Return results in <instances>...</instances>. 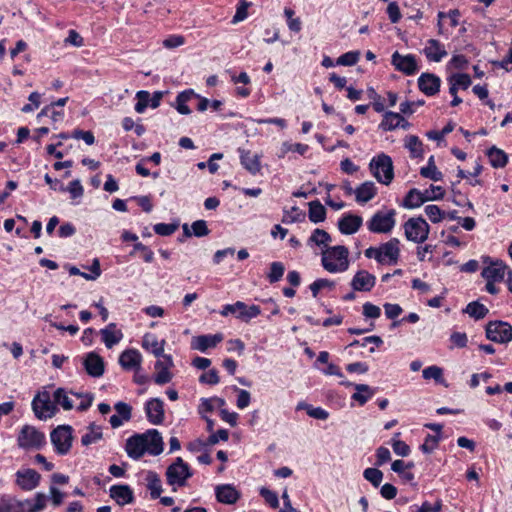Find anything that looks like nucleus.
Returning <instances> with one entry per match:
<instances>
[{"instance_id":"nucleus-4","label":"nucleus","mask_w":512,"mask_h":512,"mask_svg":"<svg viewBox=\"0 0 512 512\" xmlns=\"http://www.w3.org/2000/svg\"><path fill=\"white\" fill-rule=\"evenodd\" d=\"M165 475L169 485L183 487L186 485L187 479L192 477L193 473L189 465L185 463L181 457H177L176 460L168 466Z\"/></svg>"},{"instance_id":"nucleus-22","label":"nucleus","mask_w":512,"mask_h":512,"mask_svg":"<svg viewBox=\"0 0 512 512\" xmlns=\"http://www.w3.org/2000/svg\"><path fill=\"white\" fill-rule=\"evenodd\" d=\"M436 196H429L428 193H422L416 188H412L406 194L403 200V206L409 209L420 207L427 201H434Z\"/></svg>"},{"instance_id":"nucleus-24","label":"nucleus","mask_w":512,"mask_h":512,"mask_svg":"<svg viewBox=\"0 0 512 512\" xmlns=\"http://www.w3.org/2000/svg\"><path fill=\"white\" fill-rule=\"evenodd\" d=\"M215 494L220 503L228 505L236 503L240 498V493L230 484L218 485Z\"/></svg>"},{"instance_id":"nucleus-19","label":"nucleus","mask_w":512,"mask_h":512,"mask_svg":"<svg viewBox=\"0 0 512 512\" xmlns=\"http://www.w3.org/2000/svg\"><path fill=\"white\" fill-rule=\"evenodd\" d=\"M376 283V277L366 270H359L351 281V286L355 291H370Z\"/></svg>"},{"instance_id":"nucleus-44","label":"nucleus","mask_w":512,"mask_h":512,"mask_svg":"<svg viewBox=\"0 0 512 512\" xmlns=\"http://www.w3.org/2000/svg\"><path fill=\"white\" fill-rule=\"evenodd\" d=\"M53 399L54 404L60 405L64 410H71L73 408V402L69 398L67 391L63 388L55 390Z\"/></svg>"},{"instance_id":"nucleus-29","label":"nucleus","mask_w":512,"mask_h":512,"mask_svg":"<svg viewBox=\"0 0 512 512\" xmlns=\"http://www.w3.org/2000/svg\"><path fill=\"white\" fill-rule=\"evenodd\" d=\"M23 512H40L44 510L47 504V496L38 492L33 499L20 500Z\"/></svg>"},{"instance_id":"nucleus-15","label":"nucleus","mask_w":512,"mask_h":512,"mask_svg":"<svg viewBox=\"0 0 512 512\" xmlns=\"http://www.w3.org/2000/svg\"><path fill=\"white\" fill-rule=\"evenodd\" d=\"M145 412L148 421L154 425H160L163 423L164 414V402L160 398H152L145 404Z\"/></svg>"},{"instance_id":"nucleus-10","label":"nucleus","mask_w":512,"mask_h":512,"mask_svg":"<svg viewBox=\"0 0 512 512\" xmlns=\"http://www.w3.org/2000/svg\"><path fill=\"white\" fill-rule=\"evenodd\" d=\"M32 408L38 419H47L53 417L57 412V407L51 401L48 392L38 394L32 402Z\"/></svg>"},{"instance_id":"nucleus-39","label":"nucleus","mask_w":512,"mask_h":512,"mask_svg":"<svg viewBox=\"0 0 512 512\" xmlns=\"http://www.w3.org/2000/svg\"><path fill=\"white\" fill-rule=\"evenodd\" d=\"M405 147L409 150L412 158L423 156V143L415 135H409L405 138Z\"/></svg>"},{"instance_id":"nucleus-33","label":"nucleus","mask_w":512,"mask_h":512,"mask_svg":"<svg viewBox=\"0 0 512 512\" xmlns=\"http://www.w3.org/2000/svg\"><path fill=\"white\" fill-rule=\"evenodd\" d=\"M194 96H196V93L192 89L179 93L176 97V110L182 115H189L191 109L187 106V102L193 99Z\"/></svg>"},{"instance_id":"nucleus-42","label":"nucleus","mask_w":512,"mask_h":512,"mask_svg":"<svg viewBox=\"0 0 512 512\" xmlns=\"http://www.w3.org/2000/svg\"><path fill=\"white\" fill-rule=\"evenodd\" d=\"M165 341L158 342L154 336L146 335L143 340V347L149 349L154 356L160 357L164 352Z\"/></svg>"},{"instance_id":"nucleus-31","label":"nucleus","mask_w":512,"mask_h":512,"mask_svg":"<svg viewBox=\"0 0 512 512\" xmlns=\"http://www.w3.org/2000/svg\"><path fill=\"white\" fill-rule=\"evenodd\" d=\"M402 122H405V119L400 113L387 111L383 115L379 128L384 131H391L398 128Z\"/></svg>"},{"instance_id":"nucleus-40","label":"nucleus","mask_w":512,"mask_h":512,"mask_svg":"<svg viewBox=\"0 0 512 512\" xmlns=\"http://www.w3.org/2000/svg\"><path fill=\"white\" fill-rule=\"evenodd\" d=\"M420 175L424 178H428L433 181H440L443 178V174L437 169L434 161V156L428 159L426 167L420 169Z\"/></svg>"},{"instance_id":"nucleus-49","label":"nucleus","mask_w":512,"mask_h":512,"mask_svg":"<svg viewBox=\"0 0 512 512\" xmlns=\"http://www.w3.org/2000/svg\"><path fill=\"white\" fill-rule=\"evenodd\" d=\"M285 267L281 262H273L270 265V272L268 274V280L270 283L278 282L284 274Z\"/></svg>"},{"instance_id":"nucleus-21","label":"nucleus","mask_w":512,"mask_h":512,"mask_svg":"<svg viewBox=\"0 0 512 512\" xmlns=\"http://www.w3.org/2000/svg\"><path fill=\"white\" fill-rule=\"evenodd\" d=\"M423 53L431 62H440L445 56H447V51L444 45L437 39H429L423 49Z\"/></svg>"},{"instance_id":"nucleus-3","label":"nucleus","mask_w":512,"mask_h":512,"mask_svg":"<svg viewBox=\"0 0 512 512\" xmlns=\"http://www.w3.org/2000/svg\"><path fill=\"white\" fill-rule=\"evenodd\" d=\"M396 211L389 209L387 211H377L366 225L370 232L376 234H387L392 231L396 224Z\"/></svg>"},{"instance_id":"nucleus-25","label":"nucleus","mask_w":512,"mask_h":512,"mask_svg":"<svg viewBox=\"0 0 512 512\" xmlns=\"http://www.w3.org/2000/svg\"><path fill=\"white\" fill-rule=\"evenodd\" d=\"M238 151L242 166L253 175L259 173L261 170L260 157L257 154H252L249 150L239 148Z\"/></svg>"},{"instance_id":"nucleus-28","label":"nucleus","mask_w":512,"mask_h":512,"mask_svg":"<svg viewBox=\"0 0 512 512\" xmlns=\"http://www.w3.org/2000/svg\"><path fill=\"white\" fill-rule=\"evenodd\" d=\"M223 339L221 334L201 335L194 337L192 340V348L205 352L207 349L215 347Z\"/></svg>"},{"instance_id":"nucleus-63","label":"nucleus","mask_w":512,"mask_h":512,"mask_svg":"<svg viewBox=\"0 0 512 512\" xmlns=\"http://www.w3.org/2000/svg\"><path fill=\"white\" fill-rule=\"evenodd\" d=\"M391 459L390 450L384 446H380L376 450V462L375 465L382 466Z\"/></svg>"},{"instance_id":"nucleus-2","label":"nucleus","mask_w":512,"mask_h":512,"mask_svg":"<svg viewBox=\"0 0 512 512\" xmlns=\"http://www.w3.org/2000/svg\"><path fill=\"white\" fill-rule=\"evenodd\" d=\"M369 168L378 182L389 185L394 178L393 162L390 156L381 153L372 158Z\"/></svg>"},{"instance_id":"nucleus-32","label":"nucleus","mask_w":512,"mask_h":512,"mask_svg":"<svg viewBox=\"0 0 512 512\" xmlns=\"http://www.w3.org/2000/svg\"><path fill=\"white\" fill-rule=\"evenodd\" d=\"M356 392L351 396L352 400L356 401L360 406H363L375 394V389L367 384H355Z\"/></svg>"},{"instance_id":"nucleus-60","label":"nucleus","mask_w":512,"mask_h":512,"mask_svg":"<svg viewBox=\"0 0 512 512\" xmlns=\"http://www.w3.org/2000/svg\"><path fill=\"white\" fill-rule=\"evenodd\" d=\"M178 229V224L158 223L154 225V231L160 236H169Z\"/></svg>"},{"instance_id":"nucleus-26","label":"nucleus","mask_w":512,"mask_h":512,"mask_svg":"<svg viewBox=\"0 0 512 512\" xmlns=\"http://www.w3.org/2000/svg\"><path fill=\"white\" fill-rule=\"evenodd\" d=\"M146 437V446L148 452L151 455H159L163 451V440L161 434L156 429H150L146 433H143Z\"/></svg>"},{"instance_id":"nucleus-13","label":"nucleus","mask_w":512,"mask_h":512,"mask_svg":"<svg viewBox=\"0 0 512 512\" xmlns=\"http://www.w3.org/2000/svg\"><path fill=\"white\" fill-rule=\"evenodd\" d=\"M16 484L24 491H31L35 489L41 479V475L34 469L19 470L15 474Z\"/></svg>"},{"instance_id":"nucleus-51","label":"nucleus","mask_w":512,"mask_h":512,"mask_svg":"<svg viewBox=\"0 0 512 512\" xmlns=\"http://www.w3.org/2000/svg\"><path fill=\"white\" fill-rule=\"evenodd\" d=\"M360 57L359 51H349L342 54L336 61L338 65L352 66L355 65Z\"/></svg>"},{"instance_id":"nucleus-9","label":"nucleus","mask_w":512,"mask_h":512,"mask_svg":"<svg viewBox=\"0 0 512 512\" xmlns=\"http://www.w3.org/2000/svg\"><path fill=\"white\" fill-rule=\"evenodd\" d=\"M486 337L496 343L512 341V326L503 321H490L486 325Z\"/></svg>"},{"instance_id":"nucleus-47","label":"nucleus","mask_w":512,"mask_h":512,"mask_svg":"<svg viewBox=\"0 0 512 512\" xmlns=\"http://www.w3.org/2000/svg\"><path fill=\"white\" fill-rule=\"evenodd\" d=\"M59 190L62 192L68 191L73 199L82 197L84 193L83 186L78 179L71 181L68 187L60 184Z\"/></svg>"},{"instance_id":"nucleus-50","label":"nucleus","mask_w":512,"mask_h":512,"mask_svg":"<svg viewBox=\"0 0 512 512\" xmlns=\"http://www.w3.org/2000/svg\"><path fill=\"white\" fill-rule=\"evenodd\" d=\"M425 213L433 223H438L445 217V212L442 211L437 205L431 204L425 207Z\"/></svg>"},{"instance_id":"nucleus-59","label":"nucleus","mask_w":512,"mask_h":512,"mask_svg":"<svg viewBox=\"0 0 512 512\" xmlns=\"http://www.w3.org/2000/svg\"><path fill=\"white\" fill-rule=\"evenodd\" d=\"M192 233L196 237H204L210 233L205 220L194 221L191 225Z\"/></svg>"},{"instance_id":"nucleus-36","label":"nucleus","mask_w":512,"mask_h":512,"mask_svg":"<svg viewBox=\"0 0 512 512\" xmlns=\"http://www.w3.org/2000/svg\"><path fill=\"white\" fill-rule=\"evenodd\" d=\"M102 437V428L95 423H91L88 426V431L82 436L81 443L84 446H89L98 442L100 439H102Z\"/></svg>"},{"instance_id":"nucleus-46","label":"nucleus","mask_w":512,"mask_h":512,"mask_svg":"<svg viewBox=\"0 0 512 512\" xmlns=\"http://www.w3.org/2000/svg\"><path fill=\"white\" fill-rule=\"evenodd\" d=\"M422 376L425 380L433 379L437 383L444 382L442 368L435 366V365L426 367L422 372Z\"/></svg>"},{"instance_id":"nucleus-30","label":"nucleus","mask_w":512,"mask_h":512,"mask_svg":"<svg viewBox=\"0 0 512 512\" xmlns=\"http://www.w3.org/2000/svg\"><path fill=\"white\" fill-rule=\"evenodd\" d=\"M356 201L359 203H367L377 194V188L372 181H366L354 190Z\"/></svg>"},{"instance_id":"nucleus-18","label":"nucleus","mask_w":512,"mask_h":512,"mask_svg":"<svg viewBox=\"0 0 512 512\" xmlns=\"http://www.w3.org/2000/svg\"><path fill=\"white\" fill-rule=\"evenodd\" d=\"M83 365L87 374L91 377H100L103 375L105 366L102 357L95 352H89L83 360Z\"/></svg>"},{"instance_id":"nucleus-64","label":"nucleus","mask_w":512,"mask_h":512,"mask_svg":"<svg viewBox=\"0 0 512 512\" xmlns=\"http://www.w3.org/2000/svg\"><path fill=\"white\" fill-rule=\"evenodd\" d=\"M368 93H369V97L373 100V102H372L373 109L378 113L383 112L385 107H384L382 97L373 88H370L368 90Z\"/></svg>"},{"instance_id":"nucleus-38","label":"nucleus","mask_w":512,"mask_h":512,"mask_svg":"<svg viewBox=\"0 0 512 512\" xmlns=\"http://www.w3.org/2000/svg\"><path fill=\"white\" fill-rule=\"evenodd\" d=\"M115 326L114 323H110L107 328L101 330L102 340L107 348H112L122 339L121 331H111V328H115Z\"/></svg>"},{"instance_id":"nucleus-55","label":"nucleus","mask_w":512,"mask_h":512,"mask_svg":"<svg viewBox=\"0 0 512 512\" xmlns=\"http://www.w3.org/2000/svg\"><path fill=\"white\" fill-rule=\"evenodd\" d=\"M114 409L117 412L116 415H118L124 421H129L131 419L132 407L129 404L119 401L114 405Z\"/></svg>"},{"instance_id":"nucleus-23","label":"nucleus","mask_w":512,"mask_h":512,"mask_svg":"<svg viewBox=\"0 0 512 512\" xmlns=\"http://www.w3.org/2000/svg\"><path fill=\"white\" fill-rule=\"evenodd\" d=\"M110 497L114 499L117 504L124 506L134 501V494L128 485H113L110 487Z\"/></svg>"},{"instance_id":"nucleus-6","label":"nucleus","mask_w":512,"mask_h":512,"mask_svg":"<svg viewBox=\"0 0 512 512\" xmlns=\"http://www.w3.org/2000/svg\"><path fill=\"white\" fill-rule=\"evenodd\" d=\"M72 432L73 429L69 425H60L51 432V442L59 455H66L70 451L73 441Z\"/></svg>"},{"instance_id":"nucleus-7","label":"nucleus","mask_w":512,"mask_h":512,"mask_svg":"<svg viewBox=\"0 0 512 512\" xmlns=\"http://www.w3.org/2000/svg\"><path fill=\"white\" fill-rule=\"evenodd\" d=\"M220 313L222 316L234 314L242 321L248 322L260 315L261 309L258 305L247 306L244 302L237 301L234 304L225 305Z\"/></svg>"},{"instance_id":"nucleus-11","label":"nucleus","mask_w":512,"mask_h":512,"mask_svg":"<svg viewBox=\"0 0 512 512\" xmlns=\"http://www.w3.org/2000/svg\"><path fill=\"white\" fill-rule=\"evenodd\" d=\"M391 64L397 71L407 76L414 75L419 70L417 58L413 54L402 55L395 51L391 56Z\"/></svg>"},{"instance_id":"nucleus-53","label":"nucleus","mask_w":512,"mask_h":512,"mask_svg":"<svg viewBox=\"0 0 512 512\" xmlns=\"http://www.w3.org/2000/svg\"><path fill=\"white\" fill-rule=\"evenodd\" d=\"M138 251L141 252L142 258L145 262L151 263L154 260L153 251L146 245L142 244L141 242H137L134 244L133 250L130 252V255H134Z\"/></svg>"},{"instance_id":"nucleus-16","label":"nucleus","mask_w":512,"mask_h":512,"mask_svg":"<svg viewBox=\"0 0 512 512\" xmlns=\"http://www.w3.org/2000/svg\"><path fill=\"white\" fill-rule=\"evenodd\" d=\"M441 80L433 73H422L418 78V87L427 96H434L440 90Z\"/></svg>"},{"instance_id":"nucleus-52","label":"nucleus","mask_w":512,"mask_h":512,"mask_svg":"<svg viewBox=\"0 0 512 512\" xmlns=\"http://www.w3.org/2000/svg\"><path fill=\"white\" fill-rule=\"evenodd\" d=\"M150 93L145 90L138 91L136 93L137 103L135 104V111L137 113H143L149 104Z\"/></svg>"},{"instance_id":"nucleus-5","label":"nucleus","mask_w":512,"mask_h":512,"mask_svg":"<svg viewBox=\"0 0 512 512\" xmlns=\"http://www.w3.org/2000/svg\"><path fill=\"white\" fill-rule=\"evenodd\" d=\"M430 226L422 217L409 218L404 223L405 236L409 241L423 243L427 240Z\"/></svg>"},{"instance_id":"nucleus-8","label":"nucleus","mask_w":512,"mask_h":512,"mask_svg":"<svg viewBox=\"0 0 512 512\" xmlns=\"http://www.w3.org/2000/svg\"><path fill=\"white\" fill-rule=\"evenodd\" d=\"M18 445L24 449H39L45 443V435L35 427L25 425L18 435Z\"/></svg>"},{"instance_id":"nucleus-1","label":"nucleus","mask_w":512,"mask_h":512,"mask_svg":"<svg viewBox=\"0 0 512 512\" xmlns=\"http://www.w3.org/2000/svg\"><path fill=\"white\" fill-rule=\"evenodd\" d=\"M349 250L344 245L327 247L322 251L321 263L330 273L345 272L349 268Z\"/></svg>"},{"instance_id":"nucleus-57","label":"nucleus","mask_w":512,"mask_h":512,"mask_svg":"<svg viewBox=\"0 0 512 512\" xmlns=\"http://www.w3.org/2000/svg\"><path fill=\"white\" fill-rule=\"evenodd\" d=\"M399 435H400V433H396L395 436L392 439L393 451L397 455H400V456H403V457L408 456L409 453H410V448H409V446L404 441L397 440L395 438V437H398Z\"/></svg>"},{"instance_id":"nucleus-61","label":"nucleus","mask_w":512,"mask_h":512,"mask_svg":"<svg viewBox=\"0 0 512 512\" xmlns=\"http://www.w3.org/2000/svg\"><path fill=\"white\" fill-rule=\"evenodd\" d=\"M260 494L272 508L278 507L279 501L276 493L263 487L260 489Z\"/></svg>"},{"instance_id":"nucleus-12","label":"nucleus","mask_w":512,"mask_h":512,"mask_svg":"<svg viewBox=\"0 0 512 512\" xmlns=\"http://www.w3.org/2000/svg\"><path fill=\"white\" fill-rule=\"evenodd\" d=\"M400 241L397 238H391L389 241L379 246L381 252V265H395L400 258Z\"/></svg>"},{"instance_id":"nucleus-20","label":"nucleus","mask_w":512,"mask_h":512,"mask_svg":"<svg viewBox=\"0 0 512 512\" xmlns=\"http://www.w3.org/2000/svg\"><path fill=\"white\" fill-rule=\"evenodd\" d=\"M362 223L363 219L361 216L345 214L338 221V229L342 234L352 235L360 229Z\"/></svg>"},{"instance_id":"nucleus-62","label":"nucleus","mask_w":512,"mask_h":512,"mask_svg":"<svg viewBox=\"0 0 512 512\" xmlns=\"http://www.w3.org/2000/svg\"><path fill=\"white\" fill-rule=\"evenodd\" d=\"M229 438V433L226 429H219L216 433H212L206 441L207 445H215L219 442V440L227 441Z\"/></svg>"},{"instance_id":"nucleus-54","label":"nucleus","mask_w":512,"mask_h":512,"mask_svg":"<svg viewBox=\"0 0 512 512\" xmlns=\"http://www.w3.org/2000/svg\"><path fill=\"white\" fill-rule=\"evenodd\" d=\"M250 5L251 3L247 2L246 0H241L237 6L236 13L233 16L232 23L236 24L245 20L248 16V8Z\"/></svg>"},{"instance_id":"nucleus-27","label":"nucleus","mask_w":512,"mask_h":512,"mask_svg":"<svg viewBox=\"0 0 512 512\" xmlns=\"http://www.w3.org/2000/svg\"><path fill=\"white\" fill-rule=\"evenodd\" d=\"M141 354L135 349H128L119 357L120 365L126 370H138L141 367Z\"/></svg>"},{"instance_id":"nucleus-41","label":"nucleus","mask_w":512,"mask_h":512,"mask_svg":"<svg viewBox=\"0 0 512 512\" xmlns=\"http://www.w3.org/2000/svg\"><path fill=\"white\" fill-rule=\"evenodd\" d=\"M331 240V236L328 232L323 229L316 228L308 239V244L313 243L317 246H324L326 249Z\"/></svg>"},{"instance_id":"nucleus-34","label":"nucleus","mask_w":512,"mask_h":512,"mask_svg":"<svg viewBox=\"0 0 512 512\" xmlns=\"http://www.w3.org/2000/svg\"><path fill=\"white\" fill-rule=\"evenodd\" d=\"M147 488L150 490L152 499L160 497L162 492V484L159 475L156 472L149 471L146 476Z\"/></svg>"},{"instance_id":"nucleus-43","label":"nucleus","mask_w":512,"mask_h":512,"mask_svg":"<svg viewBox=\"0 0 512 512\" xmlns=\"http://www.w3.org/2000/svg\"><path fill=\"white\" fill-rule=\"evenodd\" d=\"M464 312L467 313L470 317L476 320H480L487 315L488 309L483 304L474 301L466 306Z\"/></svg>"},{"instance_id":"nucleus-45","label":"nucleus","mask_w":512,"mask_h":512,"mask_svg":"<svg viewBox=\"0 0 512 512\" xmlns=\"http://www.w3.org/2000/svg\"><path fill=\"white\" fill-rule=\"evenodd\" d=\"M20 500L16 498H2L0 501V512H23Z\"/></svg>"},{"instance_id":"nucleus-48","label":"nucleus","mask_w":512,"mask_h":512,"mask_svg":"<svg viewBox=\"0 0 512 512\" xmlns=\"http://www.w3.org/2000/svg\"><path fill=\"white\" fill-rule=\"evenodd\" d=\"M364 478L369 481L374 487H378L383 479V473L377 468H367L363 472Z\"/></svg>"},{"instance_id":"nucleus-37","label":"nucleus","mask_w":512,"mask_h":512,"mask_svg":"<svg viewBox=\"0 0 512 512\" xmlns=\"http://www.w3.org/2000/svg\"><path fill=\"white\" fill-rule=\"evenodd\" d=\"M488 158L494 168H503L508 162L507 154L497 147L493 146L488 150Z\"/></svg>"},{"instance_id":"nucleus-58","label":"nucleus","mask_w":512,"mask_h":512,"mask_svg":"<svg viewBox=\"0 0 512 512\" xmlns=\"http://www.w3.org/2000/svg\"><path fill=\"white\" fill-rule=\"evenodd\" d=\"M334 282L333 281H330L328 279H324V278H320V279H317L315 280L311 285H310V290L312 292V295L313 297H317L319 291L323 288H333L334 287Z\"/></svg>"},{"instance_id":"nucleus-35","label":"nucleus","mask_w":512,"mask_h":512,"mask_svg":"<svg viewBox=\"0 0 512 512\" xmlns=\"http://www.w3.org/2000/svg\"><path fill=\"white\" fill-rule=\"evenodd\" d=\"M309 220L313 223L323 222L326 218V209L319 200H314L309 203Z\"/></svg>"},{"instance_id":"nucleus-14","label":"nucleus","mask_w":512,"mask_h":512,"mask_svg":"<svg viewBox=\"0 0 512 512\" xmlns=\"http://www.w3.org/2000/svg\"><path fill=\"white\" fill-rule=\"evenodd\" d=\"M484 262L489 263V265L482 270L483 278L494 282H500L504 279L507 266L503 261H492L489 257H486Z\"/></svg>"},{"instance_id":"nucleus-56","label":"nucleus","mask_w":512,"mask_h":512,"mask_svg":"<svg viewBox=\"0 0 512 512\" xmlns=\"http://www.w3.org/2000/svg\"><path fill=\"white\" fill-rule=\"evenodd\" d=\"M440 441L439 435H430L428 434L424 440V443L420 446V449L426 453L429 454L436 449L438 446V443Z\"/></svg>"},{"instance_id":"nucleus-17","label":"nucleus","mask_w":512,"mask_h":512,"mask_svg":"<svg viewBox=\"0 0 512 512\" xmlns=\"http://www.w3.org/2000/svg\"><path fill=\"white\" fill-rule=\"evenodd\" d=\"M125 450L130 458L139 459L147 450L146 437L143 434H135L127 439Z\"/></svg>"}]
</instances>
